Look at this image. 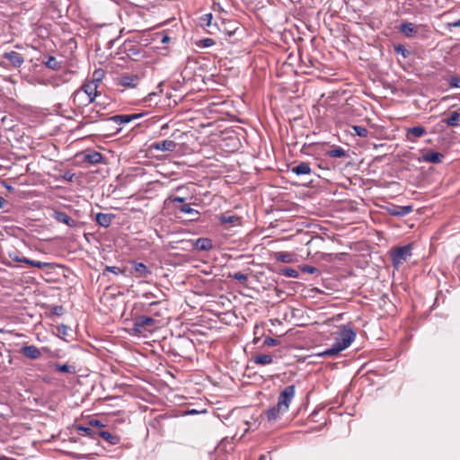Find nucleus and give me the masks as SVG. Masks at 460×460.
Returning <instances> with one entry per match:
<instances>
[{
    "label": "nucleus",
    "instance_id": "obj_48",
    "mask_svg": "<svg viewBox=\"0 0 460 460\" xmlns=\"http://www.w3.org/2000/svg\"><path fill=\"white\" fill-rule=\"evenodd\" d=\"M8 205V201L0 196V208L4 209Z\"/></svg>",
    "mask_w": 460,
    "mask_h": 460
},
{
    "label": "nucleus",
    "instance_id": "obj_7",
    "mask_svg": "<svg viewBox=\"0 0 460 460\" xmlns=\"http://www.w3.org/2000/svg\"><path fill=\"white\" fill-rule=\"evenodd\" d=\"M140 77L135 74L125 73L119 78V84L123 87L135 88L138 85Z\"/></svg>",
    "mask_w": 460,
    "mask_h": 460
},
{
    "label": "nucleus",
    "instance_id": "obj_29",
    "mask_svg": "<svg viewBox=\"0 0 460 460\" xmlns=\"http://www.w3.org/2000/svg\"><path fill=\"white\" fill-rule=\"evenodd\" d=\"M55 369L63 373H75V367L67 364H55Z\"/></svg>",
    "mask_w": 460,
    "mask_h": 460
},
{
    "label": "nucleus",
    "instance_id": "obj_30",
    "mask_svg": "<svg viewBox=\"0 0 460 460\" xmlns=\"http://www.w3.org/2000/svg\"><path fill=\"white\" fill-rule=\"evenodd\" d=\"M179 210L182 213H185V214H188L190 216H193V215L199 216V215L198 210H196L190 207V204L184 203L181 207L179 208Z\"/></svg>",
    "mask_w": 460,
    "mask_h": 460
},
{
    "label": "nucleus",
    "instance_id": "obj_49",
    "mask_svg": "<svg viewBox=\"0 0 460 460\" xmlns=\"http://www.w3.org/2000/svg\"><path fill=\"white\" fill-rule=\"evenodd\" d=\"M17 262H23L30 265L31 259H28L26 257H22L21 259H16Z\"/></svg>",
    "mask_w": 460,
    "mask_h": 460
},
{
    "label": "nucleus",
    "instance_id": "obj_35",
    "mask_svg": "<svg viewBox=\"0 0 460 460\" xmlns=\"http://www.w3.org/2000/svg\"><path fill=\"white\" fill-rule=\"evenodd\" d=\"M103 76V71L102 70H95L93 74V79L90 82H96L97 85L102 81V78Z\"/></svg>",
    "mask_w": 460,
    "mask_h": 460
},
{
    "label": "nucleus",
    "instance_id": "obj_6",
    "mask_svg": "<svg viewBox=\"0 0 460 460\" xmlns=\"http://www.w3.org/2000/svg\"><path fill=\"white\" fill-rule=\"evenodd\" d=\"M419 30H421L424 32H429V27L423 24L416 25L412 22H402L400 27V31L409 38L417 36Z\"/></svg>",
    "mask_w": 460,
    "mask_h": 460
},
{
    "label": "nucleus",
    "instance_id": "obj_41",
    "mask_svg": "<svg viewBox=\"0 0 460 460\" xmlns=\"http://www.w3.org/2000/svg\"><path fill=\"white\" fill-rule=\"evenodd\" d=\"M51 313L55 315H62L64 313V307L62 305H56L51 308Z\"/></svg>",
    "mask_w": 460,
    "mask_h": 460
},
{
    "label": "nucleus",
    "instance_id": "obj_39",
    "mask_svg": "<svg viewBox=\"0 0 460 460\" xmlns=\"http://www.w3.org/2000/svg\"><path fill=\"white\" fill-rule=\"evenodd\" d=\"M279 343V341L276 339H273L271 337H266L264 339L263 344L266 346H276Z\"/></svg>",
    "mask_w": 460,
    "mask_h": 460
},
{
    "label": "nucleus",
    "instance_id": "obj_47",
    "mask_svg": "<svg viewBox=\"0 0 460 460\" xmlns=\"http://www.w3.org/2000/svg\"><path fill=\"white\" fill-rule=\"evenodd\" d=\"M88 117L91 119H96L99 117V111L98 110H93L91 114L88 115Z\"/></svg>",
    "mask_w": 460,
    "mask_h": 460
},
{
    "label": "nucleus",
    "instance_id": "obj_32",
    "mask_svg": "<svg viewBox=\"0 0 460 460\" xmlns=\"http://www.w3.org/2000/svg\"><path fill=\"white\" fill-rule=\"evenodd\" d=\"M353 130L355 131L356 135L358 137H365L368 134V130L362 126H353Z\"/></svg>",
    "mask_w": 460,
    "mask_h": 460
},
{
    "label": "nucleus",
    "instance_id": "obj_26",
    "mask_svg": "<svg viewBox=\"0 0 460 460\" xmlns=\"http://www.w3.org/2000/svg\"><path fill=\"white\" fill-rule=\"evenodd\" d=\"M327 155L330 157L341 158V157L346 156V151L342 147L337 146L335 148H332V149L329 150L327 152Z\"/></svg>",
    "mask_w": 460,
    "mask_h": 460
},
{
    "label": "nucleus",
    "instance_id": "obj_27",
    "mask_svg": "<svg viewBox=\"0 0 460 460\" xmlns=\"http://www.w3.org/2000/svg\"><path fill=\"white\" fill-rule=\"evenodd\" d=\"M276 259L281 262L290 263L293 261V255L289 252H279L276 253Z\"/></svg>",
    "mask_w": 460,
    "mask_h": 460
},
{
    "label": "nucleus",
    "instance_id": "obj_5",
    "mask_svg": "<svg viewBox=\"0 0 460 460\" xmlns=\"http://www.w3.org/2000/svg\"><path fill=\"white\" fill-rule=\"evenodd\" d=\"M411 255V246L410 244L400 246L392 252L393 265L398 268Z\"/></svg>",
    "mask_w": 460,
    "mask_h": 460
},
{
    "label": "nucleus",
    "instance_id": "obj_43",
    "mask_svg": "<svg viewBox=\"0 0 460 460\" xmlns=\"http://www.w3.org/2000/svg\"><path fill=\"white\" fill-rule=\"evenodd\" d=\"M105 271H110V272H112L114 274H119L121 271V270L118 267H115V266H107L106 269H105Z\"/></svg>",
    "mask_w": 460,
    "mask_h": 460
},
{
    "label": "nucleus",
    "instance_id": "obj_40",
    "mask_svg": "<svg viewBox=\"0 0 460 460\" xmlns=\"http://www.w3.org/2000/svg\"><path fill=\"white\" fill-rule=\"evenodd\" d=\"M449 84L452 87L460 88V77L452 76L449 80Z\"/></svg>",
    "mask_w": 460,
    "mask_h": 460
},
{
    "label": "nucleus",
    "instance_id": "obj_53",
    "mask_svg": "<svg viewBox=\"0 0 460 460\" xmlns=\"http://www.w3.org/2000/svg\"><path fill=\"white\" fill-rule=\"evenodd\" d=\"M258 460H270L267 455H261Z\"/></svg>",
    "mask_w": 460,
    "mask_h": 460
},
{
    "label": "nucleus",
    "instance_id": "obj_33",
    "mask_svg": "<svg viewBox=\"0 0 460 460\" xmlns=\"http://www.w3.org/2000/svg\"><path fill=\"white\" fill-rule=\"evenodd\" d=\"M282 274L286 277H289V278H298V272L294 270V269H291V268H285L281 270Z\"/></svg>",
    "mask_w": 460,
    "mask_h": 460
},
{
    "label": "nucleus",
    "instance_id": "obj_24",
    "mask_svg": "<svg viewBox=\"0 0 460 460\" xmlns=\"http://www.w3.org/2000/svg\"><path fill=\"white\" fill-rule=\"evenodd\" d=\"M97 434L102 438L104 440L109 442L111 445H116L119 443V438L118 436L111 434L107 430H99Z\"/></svg>",
    "mask_w": 460,
    "mask_h": 460
},
{
    "label": "nucleus",
    "instance_id": "obj_16",
    "mask_svg": "<svg viewBox=\"0 0 460 460\" xmlns=\"http://www.w3.org/2000/svg\"><path fill=\"white\" fill-rule=\"evenodd\" d=\"M288 411H286L284 408L282 407H279V405L276 404L274 406H272L271 408H270L267 411H266V417H267V420L269 421H275L276 420H278L280 415L286 413Z\"/></svg>",
    "mask_w": 460,
    "mask_h": 460
},
{
    "label": "nucleus",
    "instance_id": "obj_45",
    "mask_svg": "<svg viewBox=\"0 0 460 460\" xmlns=\"http://www.w3.org/2000/svg\"><path fill=\"white\" fill-rule=\"evenodd\" d=\"M215 44V40L213 39L208 38L203 40L204 47H211Z\"/></svg>",
    "mask_w": 460,
    "mask_h": 460
},
{
    "label": "nucleus",
    "instance_id": "obj_36",
    "mask_svg": "<svg viewBox=\"0 0 460 460\" xmlns=\"http://www.w3.org/2000/svg\"><path fill=\"white\" fill-rule=\"evenodd\" d=\"M233 278L239 281L240 283H245L248 279L247 275L243 274L241 271L234 273Z\"/></svg>",
    "mask_w": 460,
    "mask_h": 460
},
{
    "label": "nucleus",
    "instance_id": "obj_52",
    "mask_svg": "<svg viewBox=\"0 0 460 460\" xmlns=\"http://www.w3.org/2000/svg\"><path fill=\"white\" fill-rule=\"evenodd\" d=\"M453 27H459L460 28V19L456 21L455 22L450 24Z\"/></svg>",
    "mask_w": 460,
    "mask_h": 460
},
{
    "label": "nucleus",
    "instance_id": "obj_3",
    "mask_svg": "<svg viewBox=\"0 0 460 460\" xmlns=\"http://www.w3.org/2000/svg\"><path fill=\"white\" fill-rule=\"evenodd\" d=\"M155 323L156 321L150 316H138L134 320L133 331L135 333L142 335L146 332H150L154 329L155 327Z\"/></svg>",
    "mask_w": 460,
    "mask_h": 460
},
{
    "label": "nucleus",
    "instance_id": "obj_50",
    "mask_svg": "<svg viewBox=\"0 0 460 460\" xmlns=\"http://www.w3.org/2000/svg\"><path fill=\"white\" fill-rule=\"evenodd\" d=\"M185 199L181 197H173L172 202H179V203H184Z\"/></svg>",
    "mask_w": 460,
    "mask_h": 460
},
{
    "label": "nucleus",
    "instance_id": "obj_19",
    "mask_svg": "<svg viewBox=\"0 0 460 460\" xmlns=\"http://www.w3.org/2000/svg\"><path fill=\"white\" fill-rule=\"evenodd\" d=\"M194 247L198 251H209L213 248V243L209 238H198L194 242Z\"/></svg>",
    "mask_w": 460,
    "mask_h": 460
},
{
    "label": "nucleus",
    "instance_id": "obj_11",
    "mask_svg": "<svg viewBox=\"0 0 460 460\" xmlns=\"http://www.w3.org/2000/svg\"><path fill=\"white\" fill-rule=\"evenodd\" d=\"M20 353L30 359H37L41 357L40 349L35 345L22 346L20 349Z\"/></svg>",
    "mask_w": 460,
    "mask_h": 460
},
{
    "label": "nucleus",
    "instance_id": "obj_42",
    "mask_svg": "<svg viewBox=\"0 0 460 460\" xmlns=\"http://www.w3.org/2000/svg\"><path fill=\"white\" fill-rule=\"evenodd\" d=\"M74 176L75 174L69 171L66 172L63 175H62V179L66 181H72L73 179H74Z\"/></svg>",
    "mask_w": 460,
    "mask_h": 460
},
{
    "label": "nucleus",
    "instance_id": "obj_9",
    "mask_svg": "<svg viewBox=\"0 0 460 460\" xmlns=\"http://www.w3.org/2000/svg\"><path fill=\"white\" fill-rule=\"evenodd\" d=\"M177 146V144L169 139L163 141L154 142L150 146L151 150L163 151V152H173Z\"/></svg>",
    "mask_w": 460,
    "mask_h": 460
},
{
    "label": "nucleus",
    "instance_id": "obj_22",
    "mask_svg": "<svg viewBox=\"0 0 460 460\" xmlns=\"http://www.w3.org/2000/svg\"><path fill=\"white\" fill-rule=\"evenodd\" d=\"M132 266L135 272L137 273V277L142 278L150 274L148 268L142 262L133 261Z\"/></svg>",
    "mask_w": 460,
    "mask_h": 460
},
{
    "label": "nucleus",
    "instance_id": "obj_34",
    "mask_svg": "<svg viewBox=\"0 0 460 460\" xmlns=\"http://www.w3.org/2000/svg\"><path fill=\"white\" fill-rule=\"evenodd\" d=\"M301 270L305 273H308V274H314V273H319L320 270L314 267V266H310V265H304L301 267Z\"/></svg>",
    "mask_w": 460,
    "mask_h": 460
},
{
    "label": "nucleus",
    "instance_id": "obj_10",
    "mask_svg": "<svg viewBox=\"0 0 460 460\" xmlns=\"http://www.w3.org/2000/svg\"><path fill=\"white\" fill-rule=\"evenodd\" d=\"M387 211L391 216L394 217H404L413 211V207L411 205L408 206H398L392 205L387 208Z\"/></svg>",
    "mask_w": 460,
    "mask_h": 460
},
{
    "label": "nucleus",
    "instance_id": "obj_13",
    "mask_svg": "<svg viewBox=\"0 0 460 460\" xmlns=\"http://www.w3.org/2000/svg\"><path fill=\"white\" fill-rule=\"evenodd\" d=\"M4 58H6L13 67L16 68L22 66V65L24 63L23 57L16 51L5 52L4 54Z\"/></svg>",
    "mask_w": 460,
    "mask_h": 460
},
{
    "label": "nucleus",
    "instance_id": "obj_21",
    "mask_svg": "<svg viewBox=\"0 0 460 460\" xmlns=\"http://www.w3.org/2000/svg\"><path fill=\"white\" fill-rule=\"evenodd\" d=\"M84 161L91 164H98L102 161V155L97 151H91L84 155Z\"/></svg>",
    "mask_w": 460,
    "mask_h": 460
},
{
    "label": "nucleus",
    "instance_id": "obj_54",
    "mask_svg": "<svg viewBox=\"0 0 460 460\" xmlns=\"http://www.w3.org/2000/svg\"><path fill=\"white\" fill-rule=\"evenodd\" d=\"M10 258H11L13 261H16V259H21L22 257H20V256H18V255L10 254Z\"/></svg>",
    "mask_w": 460,
    "mask_h": 460
},
{
    "label": "nucleus",
    "instance_id": "obj_31",
    "mask_svg": "<svg viewBox=\"0 0 460 460\" xmlns=\"http://www.w3.org/2000/svg\"><path fill=\"white\" fill-rule=\"evenodd\" d=\"M212 19H213L212 13H205L200 18L201 25L205 26V27H210Z\"/></svg>",
    "mask_w": 460,
    "mask_h": 460
},
{
    "label": "nucleus",
    "instance_id": "obj_56",
    "mask_svg": "<svg viewBox=\"0 0 460 460\" xmlns=\"http://www.w3.org/2000/svg\"><path fill=\"white\" fill-rule=\"evenodd\" d=\"M4 187L9 190V191H13V188L11 186V185H7L5 182H4Z\"/></svg>",
    "mask_w": 460,
    "mask_h": 460
},
{
    "label": "nucleus",
    "instance_id": "obj_46",
    "mask_svg": "<svg viewBox=\"0 0 460 460\" xmlns=\"http://www.w3.org/2000/svg\"><path fill=\"white\" fill-rule=\"evenodd\" d=\"M90 425L93 426V427H96V428H102L103 425L102 424V422L98 420H90Z\"/></svg>",
    "mask_w": 460,
    "mask_h": 460
},
{
    "label": "nucleus",
    "instance_id": "obj_55",
    "mask_svg": "<svg viewBox=\"0 0 460 460\" xmlns=\"http://www.w3.org/2000/svg\"><path fill=\"white\" fill-rule=\"evenodd\" d=\"M82 430H84L87 434H91V429L90 428H81Z\"/></svg>",
    "mask_w": 460,
    "mask_h": 460
},
{
    "label": "nucleus",
    "instance_id": "obj_23",
    "mask_svg": "<svg viewBox=\"0 0 460 460\" xmlns=\"http://www.w3.org/2000/svg\"><path fill=\"white\" fill-rule=\"evenodd\" d=\"M43 64L49 69L58 71L62 68V62L58 61L55 57L49 56Z\"/></svg>",
    "mask_w": 460,
    "mask_h": 460
},
{
    "label": "nucleus",
    "instance_id": "obj_18",
    "mask_svg": "<svg viewBox=\"0 0 460 460\" xmlns=\"http://www.w3.org/2000/svg\"><path fill=\"white\" fill-rule=\"evenodd\" d=\"M291 172L296 175H305L312 172L309 163L301 162L291 168Z\"/></svg>",
    "mask_w": 460,
    "mask_h": 460
},
{
    "label": "nucleus",
    "instance_id": "obj_25",
    "mask_svg": "<svg viewBox=\"0 0 460 460\" xmlns=\"http://www.w3.org/2000/svg\"><path fill=\"white\" fill-rule=\"evenodd\" d=\"M252 360L256 365L265 366L273 362V357L269 354H260L255 356Z\"/></svg>",
    "mask_w": 460,
    "mask_h": 460
},
{
    "label": "nucleus",
    "instance_id": "obj_8",
    "mask_svg": "<svg viewBox=\"0 0 460 460\" xmlns=\"http://www.w3.org/2000/svg\"><path fill=\"white\" fill-rule=\"evenodd\" d=\"M144 116V113H133V114H119L108 118V120L113 121L119 125L131 122L135 119H140Z\"/></svg>",
    "mask_w": 460,
    "mask_h": 460
},
{
    "label": "nucleus",
    "instance_id": "obj_28",
    "mask_svg": "<svg viewBox=\"0 0 460 460\" xmlns=\"http://www.w3.org/2000/svg\"><path fill=\"white\" fill-rule=\"evenodd\" d=\"M407 134H411L416 137H421L426 135V129L421 126L412 127L408 129Z\"/></svg>",
    "mask_w": 460,
    "mask_h": 460
},
{
    "label": "nucleus",
    "instance_id": "obj_20",
    "mask_svg": "<svg viewBox=\"0 0 460 460\" xmlns=\"http://www.w3.org/2000/svg\"><path fill=\"white\" fill-rule=\"evenodd\" d=\"M441 122L447 126L457 127L460 125V113L458 111H452L447 118L443 119Z\"/></svg>",
    "mask_w": 460,
    "mask_h": 460
},
{
    "label": "nucleus",
    "instance_id": "obj_44",
    "mask_svg": "<svg viewBox=\"0 0 460 460\" xmlns=\"http://www.w3.org/2000/svg\"><path fill=\"white\" fill-rule=\"evenodd\" d=\"M58 331L62 335H66L67 332H68V328L65 324H61V325L58 326Z\"/></svg>",
    "mask_w": 460,
    "mask_h": 460
},
{
    "label": "nucleus",
    "instance_id": "obj_38",
    "mask_svg": "<svg viewBox=\"0 0 460 460\" xmlns=\"http://www.w3.org/2000/svg\"><path fill=\"white\" fill-rule=\"evenodd\" d=\"M394 51L401 54L403 58L407 57L408 51L403 45H398L394 48Z\"/></svg>",
    "mask_w": 460,
    "mask_h": 460
},
{
    "label": "nucleus",
    "instance_id": "obj_17",
    "mask_svg": "<svg viewBox=\"0 0 460 460\" xmlns=\"http://www.w3.org/2000/svg\"><path fill=\"white\" fill-rule=\"evenodd\" d=\"M444 155L439 152L429 151L422 155V161L431 164L442 163Z\"/></svg>",
    "mask_w": 460,
    "mask_h": 460
},
{
    "label": "nucleus",
    "instance_id": "obj_2",
    "mask_svg": "<svg viewBox=\"0 0 460 460\" xmlns=\"http://www.w3.org/2000/svg\"><path fill=\"white\" fill-rule=\"evenodd\" d=\"M97 83L96 82H86L82 87L76 90L73 94L74 102L78 105L86 106L93 102L97 96Z\"/></svg>",
    "mask_w": 460,
    "mask_h": 460
},
{
    "label": "nucleus",
    "instance_id": "obj_12",
    "mask_svg": "<svg viewBox=\"0 0 460 460\" xmlns=\"http://www.w3.org/2000/svg\"><path fill=\"white\" fill-rule=\"evenodd\" d=\"M52 217L58 222L63 223L70 227H75L76 226V221L63 211L54 210Z\"/></svg>",
    "mask_w": 460,
    "mask_h": 460
},
{
    "label": "nucleus",
    "instance_id": "obj_1",
    "mask_svg": "<svg viewBox=\"0 0 460 460\" xmlns=\"http://www.w3.org/2000/svg\"><path fill=\"white\" fill-rule=\"evenodd\" d=\"M356 338V332L349 325H342L341 332L335 338L334 343L331 348L318 353L319 357H334L341 351L350 346Z\"/></svg>",
    "mask_w": 460,
    "mask_h": 460
},
{
    "label": "nucleus",
    "instance_id": "obj_37",
    "mask_svg": "<svg viewBox=\"0 0 460 460\" xmlns=\"http://www.w3.org/2000/svg\"><path fill=\"white\" fill-rule=\"evenodd\" d=\"M30 265L32 267L39 268V269H45V268H48L50 264L48 262L31 260Z\"/></svg>",
    "mask_w": 460,
    "mask_h": 460
},
{
    "label": "nucleus",
    "instance_id": "obj_15",
    "mask_svg": "<svg viewBox=\"0 0 460 460\" xmlns=\"http://www.w3.org/2000/svg\"><path fill=\"white\" fill-rule=\"evenodd\" d=\"M218 221L221 225L240 226L242 218L238 216L226 213L218 216Z\"/></svg>",
    "mask_w": 460,
    "mask_h": 460
},
{
    "label": "nucleus",
    "instance_id": "obj_4",
    "mask_svg": "<svg viewBox=\"0 0 460 460\" xmlns=\"http://www.w3.org/2000/svg\"><path fill=\"white\" fill-rule=\"evenodd\" d=\"M296 394V386L294 385H288L284 388V390L279 394L277 404L279 407L284 408L286 411H288L290 403L292 402Z\"/></svg>",
    "mask_w": 460,
    "mask_h": 460
},
{
    "label": "nucleus",
    "instance_id": "obj_14",
    "mask_svg": "<svg viewBox=\"0 0 460 460\" xmlns=\"http://www.w3.org/2000/svg\"><path fill=\"white\" fill-rule=\"evenodd\" d=\"M115 218V215L111 213H97L95 216L96 223L104 228L109 227L113 219Z\"/></svg>",
    "mask_w": 460,
    "mask_h": 460
},
{
    "label": "nucleus",
    "instance_id": "obj_51",
    "mask_svg": "<svg viewBox=\"0 0 460 460\" xmlns=\"http://www.w3.org/2000/svg\"><path fill=\"white\" fill-rule=\"evenodd\" d=\"M170 40V38L167 36V35H164L162 40H161V42L162 43H166Z\"/></svg>",
    "mask_w": 460,
    "mask_h": 460
}]
</instances>
